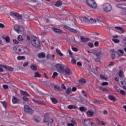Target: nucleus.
<instances>
[{
  "mask_svg": "<svg viewBox=\"0 0 126 126\" xmlns=\"http://www.w3.org/2000/svg\"><path fill=\"white\" fill-rule=\"evenodd\" d=\"M102 10L104 12H111L113 10L112 5L108 3H104L102 6Z\"/></svg>",
  "mask_w": 126,
  "mask_h": 126,
  "instance_id": "f257e3e1",
  "label": "nucleus"
},
{
  "mask_svg": "<svg viewBox=\"0 0 126 126\" xmlns=\"http://www.w3.org/2000/svg\"><path fill=\"white\" fill-rule=\"evenodd\" d=\"M86 2L87 5L91 8L96 9L97 7V3L94 0H87Z\"/></svg>",
  "mask_w": 126,
  "mask_h": 126,
  "instance_id": "f03ea898",
  "label": "nucleus"
},
{
  "mask_svg": "<svg viewBox=\"0 0 126 126\" xmlns=\"http://www.w3.org/2000/svg\"><path fill=\"white\" fill-rule=\"evenodd\" d=\"M24 111L25 113H27V114H29V115H33V114H34V110L33 109L28 105L24 106Z\"/></svg>",
  "mask_w": 126,
  "mask_h": 126,
  "instance_id": "7ed1b4c3",
  "label": "nucleus"
},
{
  "mask_svg": "<svg viewBox=\"0 0 126 126\" xmlns=\"http://www.w3.org/2000/svg\"><path fill=\"white\" fill-rule=\"evenodd\" d=\"M82 124L84 126H96V124L93 123L89 120H83Z\"/></svg>",
  "mask_w": 126,
  "mask_h": 126,
  "instance_id": "20e7f679",
  "label": "nucleus"
},
{
  "mask_svg": "<svg viewBox=\"0 0 126 126\" xmlns=\"http://www.w3.org/2000/svg\"><path fill=\"white\" fill-rule=\"evenodd\" d=\"M55 67L58 72H60V73L64 71V68H63V66L60 63L56 64Z\"/></svg>",
  "mask_w": 126,
  "mask_h": 126,
  "instance_id": "39448f33",
  "label": "nucleus"
},
{
  "mask_svg": "<svg viewBox=\"0 0 126 126\" xmlns=\"http://www.w3.org/2000/svg\"><path fill=\"white\" fill-rule=\"evenodd\" d=\"M9 15H10V16H12L13 17H16L19 20L22 19V16L19 15L18 13H16L15 12H10Z\"/></svg>",
  "mask_w": 126,
  "mask_h": 126,
  "instance_id": "423d86ee",
  "label": "nucleus"
},
{
  "mask_svg": "<svg viewBox=\"0 0 126 126\" xmlns=\"http://www.w3.org/2000/svg\"><path fill=\"white\" fill-rule=\"evenodd\" d=\"M31 43L32 46L35 47V48H38V47H40V41L37 39H33Z\"/></svg>",
  "mask_w": 126,
  "mask_h": 126,
  "instance_id": "0eeeda50",
  "label": "nucleus"
},
{
  "mask_svg": "<svg viewBox=\"0 0 126 126\" xmlns=\"http://www.w3.org/2000/svg\"><path fill=\"white\" fill-rule=\"evenodd\" d=\"M93 54H94V55H95L97 58H100V57H101V55H102V51L100 50H94L93 52Z\"/></svg>",
  "mask_w": 126,
  "mask_h": 126,
  "instance_id": "6e6552de",
  "label": "nucleus"
},
{
  "mask_svg": "<svg viewBox=\"0 0 126 126\" xmlns=\"http://www.w3.org/2000/svg\"><path fill=\"white\" fill-rule=\"evenodd\" d=\"M64 71L67 75H71L72 74V72L68 67L65 68V69H64Z\"/></svg>",
  "mask_w": 126,
  "mask_h": 126,
  "instance_id": "1a4fd4ad",
  "label": "nucleus"
},
{
  "mask_svg": "<svg viewBox=\"0 0 126 126\" xmlns=\"http://www.w3.org/2000/svg\"><path fill=\"white\" fill-rule=\"evenodd\" d=\"M31 100L35 104H37V105H40V104H42V101L38 100L37 99V97H35L34 98H32Z\"/></svg>",
  "mask_w": 126,
  "mask_h": 126,
  "instance_id": "9d476101",
  "label": "nucleus"
},
{
  "mask_svg": "<svg viewBox=\"0 0 126 126\" xmlns=\"http://www.w3.org/2000/svg\"><path fill=\"white\" fill-rule=\"evenodd\" d=\"M96 122L99 126H106V122L102 121H100V120H99V119H96Z\"/></svg>",
  "mask_w": 126,
  "mask_h": 126,
  "instance_id": "9b49d317",
  "label": "nucleus"
},
{
  "mask_svg": "<svg viewBox=\"0 0 126 126\" xmlns=\"http://www.w3.org/2000/svg\"><path fill=\"white\" fill-rule=\"evenodd\" d=\"M117 7L118 8H122V9H125L126 8V4H117L116 5Z\"/></svg>",
  "mask_w": 126,
  "mask_h": 126,
  "instance_id": "f8f14e48",
  "label": "nucleus"
},
{
  "mask_svg": "<svg viewBox=\"0 0 126 126\" xmlns=\"http://www.w3.org/2000/svg\"><path fill=\"white\" fill-rule=\"evenodd\" d=\"M37 57L39 59H44V58H46V54L43 52H41L37 55Z\"/></svg>",
  "mask_w": 126,
  "mask_h": 126,
  "instance_id": "ddd939ff",
  "label": "nucleus"
},
{
  "mask_svg": "<svg viewBox=\"0 0 126 126\" xmlns=\"http://www.w3.org/2000/svg\"><path fill=\"white\" fill-rule=\"evenodd\" d=\"M80 39L81 40V42H82V43H87V42L89 41V38L88 37L84 38L82 36H80Z\"/></svg>",
  "mask_w": 126,
  "mask_h": 126,
  "instance_id": "4468645a",
  "label": "nucleus"
},
{
  "mask_svg": "<svg viewBox=\"0 0 126 126\" xmlns=\"http://www.w3.org/2000/svg\"><path fill=\"white\" fill-rule=\"evenodd\" d=\"M53 30L56 33H58V34H62L63 33V31L62 30L58 29L57 28H53Z\"/></svg>",
  "mask_w": 126,
  "mask_h": 126,
  "instance_id": "2eb2a0df",
  "label": "nucleus"
},
{
  "mask_svg": "<svg viewBox=\"0 0 126 126\" xmlns=\"http://www.w3.org/2000/svg\"><path fill=\"white\" fill-rule=\"evenodd\" d=\"M4 68L7 70V71H13L14 70L13 67L9 66H5Z\"/></svg>",
  "mask_w": 126,
  "mask_h": 126,
  "instance_id": "dca6fc26",
  "label": "nucleus"
},
{
  "mask_svg": "<svg viewBox=\"0 0 126 126\" xmlns=\"http://www.w3.org/2000/svg\"><path fill=\"white\" fill-rule=\"evenodd\" d=\"M49 120H50V117H49V115L45 114L44 116V118L43 119L44 123H48V122H49Z\"/></svg>",
  "mask_w": 126,
  "mask_h": 126,
  "instance_id": "f3484780",
  "label": "nucleus"
},
{
  "mask_svg": "<svg viewBox=\"0 0 126 126\" xmlns=\"http://www.w3.org/2000/svg\"><path fill=\"white\" fill-rule=\"evenodd\" d=\"M33 119L36 123H40V122H41V118L38 116H34Z\"/></svg>",
  "mask_w": 126,
  "mask_h": 126,
  "instance_id": "a211bd4d",
  "label": "nucleus"
},
{
  "mask_svg": "<svg viewBox=\"0 0 126 126\" xmlns=\"http://www.w3.org/2000/svg\"><path fill=\"white\" fill-rule=\"evenodd\" d=\"M54 89L55 91L58 92V91H63V89H62V88L61 87L57 86V85H55L54 86Z\"/></svg>",
  "mask_w": 126,
  "mask_h": 126,
  "instance_id": "6ab92c4d",
  "label": "nucleus"
},
{
  "mask_svg": "<svg viewBox=\"0 0 126 126\" xmlns=\"http://www.w3.org/2000/svg\"><path fill=\"white\" fill-rule=\"evenodd\" d=\"M12 101L13 104H17V103H18V102H19V100H18L17 97H15V96H13V98Z\"/></svg>",
  "mask_w": 126,
  "mask_h": 126,
  "instance_id": "aec40b11",
  "label": "nucleus"
},
{
  "mask_svg": "<svg viewBox=\"0 0 126 126\" xmlns=\"http://www.w3.org/2000/svg\"><path fill=\"white\" fill-rule=\"evenodd\" d=\"M20 92H21V94L23 96H26L27 97H29V96H30L29 94H28V93H27V92L21 90Z\"/></svg>",
  "mask_w": 126,
  "mask_h": 126,
  "instance_id": "412c9836",
  "label": "nucleus"
},
{
  "mask_svg": "<svg viewBox=\"0 0 126 126\" xmlns=\"http://www.w3.org/2000/svg\"><path fill=\"white\" fill-rule=\"evenodd\" d=\"M87 114L88 115V116H89V117L91 118L93 117L94 115V112L93 111H88L87 112Z\"/></svg>",
  "mask_w": 126,
  "mask_h": 126,
  "instance_id": "4be33fe9",
  "label": "nucleus"
},
{
  "mask_svg": "<svg viewBox=\"0 0 126 126\" xmlns=\"http://www.w3.org/2000/svg\"><path fill=\"white\" fill-rule=\"evenodd\" d=\"M68 109H69V110H71L72 109H77V106H76V105H74L72 104L69 105L67 106Z\"/></svg>",
  "mask_w": 126,
  "mask_h": 126,
  "instance_id": "5701e85b",
  "label": "nucleus"
},
{
  "mask_svg": "<svg viewBox=\"0 0 126 126\" xmlns=\"http://www.w3.org/2000/svg\"><path fill=\"white\" fill-rule=\"evenodd\" d=\"M20 27V26L19 25L16 24L15 27H14V29L15 31L17 32V33H19V28Z\"/></svg>",
  "mask_w": 126,
  "mask_h": 126,
  "instance_id": "b1692460",
  "label": "nucleus"
},
{
  "mask_svg": "<svg viewBox=\"0 0 126 126\" xmlns=\"http://www.w3.org/2000/svg\"><path fill=\"white\" fill-rule=\"evenodd\" d=\"M108 99H109L110 101H113V102H116V98L112 95H108Z\"/></svg>",
  "mask_w": 126,
  "mask_h": 126,
  "instance_id": "393cba45",
  "label": "nucleus"
},
{
  "mask_svg": "<svg viewBox=\"0 0 126 126\" xmlns=\"http://www.w3.org/2000/svg\"><path fill=\"white\" fill-rule=\"evenodd\" d=\"M99 22L98 20H94L92 18H90V20H89V23H96V22Z\"/></svg>",
  "mask_w": 126,
  "mask_h": 126,
  "instance_id": "a878e982",
  "label": "nucleus"
},
{
  "mask_svg": "<svg viewBox=\"0 0 126 126\" xmlns=\"http://www.w3.org/2000/svg\"><path fill=\"white\" fill-rule=\"evenodd\" d=\"M17 40H18V41H19L20 42H23V41H24V39H23V38L22 37V36H21L20 35H19L18 36Z\"/></svg>",
  "mask_w": 126,
  "mask_h": 126,
  "instance_id": "bb28decb",
  "label": "nucleus"
},
{
  "mask_svg": "<svg viewBox=\"0 0 126 126\" xmlns=\"http://www.w3.org/2000/svg\"><path fill=\"white\" fill-rule=\"evenodd\" d=\"M62 1L58 0L57 1L56 3L55 4V6H57V7H59L62 5Z\"/></svg>",
  "mask_w": 126,
  "mask_h": 126,
  "instance_id": "cd10ccee",
  "label": "nucleus"
},
{
  "mask_svg": "<svg viewBox=\"0 0 126 126\" xmlns=\"http://www.w3.org/2000/svg\"><path fill=\"white\" fill-rule=\"evenodd\" d=\"M79 82L81 84H84L86 83V80H85V79L82 78L79 80Z\"/></svg>",
  "mask_w": 126,
  "mask_h": 126,
  "instance_id": "c85d7f7f",
  "label": "nucleus"
},
{
  "mask_svg": "<svg viewBox=\"0 0 126 126\" xmlns=\"http://www.w3.org/2000/svg\"><path fill=\"white\" fill-rule=\"evenodd\" d=\"M50 99L53 104H57L58 103V100L55 98L51 97Z\"/></svg>",
  "mask_w": 126,
  "mask_h": 126,
  "instance_id": "c756f323",
  "label": "nucleus"
},
{
  "mask_svg": "<svg viewBox=\"0 0 126 126\" xmlns=\"http://www.w3.org/2000/svg\"><path fill=\"white\" fill-rule=\"evenodd\" d=\"M118 75L119 77H121V78L124 77V72H123V71H119V72H118Z\"/></svg>",
  "mask_w": 126,
  "mask_h": 126,
  "instance_id": "7c9ffc66",
  "label": "nucleus"
},
{
  "mask_svg": "<svg viewBox=\"0 0 126 126\" xmlns=\"http://www.w3.org/2000/svg\"><path fill=\"white\" fill-rule=\"evenodd\" d=\"M31 68L32 70L36 71V70H37V66H36V65H32L31 66Z\"/></svg>",
  "mask_w": 126,
  "mask_h": 126,
  "instance_id": "2f4dec72",
  "label": "nucleus"
},
{
  "mask_svg": "<svg viewBox=\"0 0 126 126\" xmlns=\"http://www.w3.org/2000/svg\"><path fill=\"white\" fill-rule=\"evenodd\" d=\"M123 54H124V50L122 49H119L117 54L119 55V56H122Z\"/></svg>",
  "mask_w": 126,
  "mask_h": 126,
  "instance_id": "473e14b6",
  "label": "nucleus"
},
{
  "mask_svg": "<svg viewBox=\"0 0 126 126\" xmlns=\"http://www.w3.org/2000/svg\"><path fill=\"white\" fill-rule=\"evenodd\" d=\"M115 29H117V30H120L121 31V33H124V29L123 28L120 27H115Z\"/></svg>",
  "mask_w": 126,
  "mask_h": 126,
  "instance_id": "72a5a7b5",
  "label": "nucleus"
},
{
  "mask_svg": "<svg viewBox=\"0 0 126 126\" xmlns=\"http://www.w3.org/2000/svg\"><path fill=\"white\" fill-rule=\"evenodd\" d=\"M99 89H100V90H101L103 92H107V91H108V90L107 89L103 87L102 86H99Z\"/></svg>",
  "mask_w": 126,
  "mask_h": 126,
  "instance_id": "f704fd0d",
  "label": "nucleus"
},
{
  "mask_svg": "<svg viewBox=\"0 0 126 126\" xmlns=\"http://www.w3.org/2000/svg\"><path fill=\"white\" fill-rule=\"evenodd\" d=\"M2 39H4L7 43H9V36H6V37L4 38V37L2 36Z\"/></svg>",
  "mask_w": 126,
  "mask_h": 126,
  "instance_id": "c9c22d12",
  "label": "nucleus"
},
{
  "mask_svg": "<svg viewBox=\"0 0 126 126\" xmlns=\"http://www.w3.org/2000/svg\"><path fill=\"white\" fill-rule=\"evenodd\" d=\"M24 31V28L22 26H20V28L19 29V33L20 32H23Z\"/></svg>",
  "mask_w": 126,
  "mask_h": 126,
  "instance_id": "e433bc0d",
  "label": "nucleus"
},
{
  "mask_svg": "<svg viewBox=\"0 0 126 126\" xmlns=\"http://www.w3.org/2000/svg\"><path fill=\"white\" fill-rule=\"evenodd\" d=\"M56 52L58 54V55H59V56H61V57L63 56V53H62V52H61V50H60V49H57L56 50Z\"/></svg>",
  "mask_w": 126,
  "mask_h": 126,
  "instance_id": "4c0bfd02",
  "label": "nucleus"
},
{
  "mask_svg": "<svg viewBox=\"0 0 126 126\" xmlns=\"http://www.w3.org/2000/svg\"><path fill=\"white\" fill-rule=\"evenodd\" d=\"M80 111L81 112H86V109L84 108L83 106H81L80 107Z\"/></svg>",
  "mask_w": 126,
  "mask_h": 126,
  "instance_id": "58836bf2",
  "label": "nucleus"
},
{
  "mask_svg": "<svg viewBox=\"0 0 126 126\" xmlns=\"http://www.w3.org/2000/svg\"><path fill=\"white\" fill-rule=\"evenodd\" d=\"M23 51L24 53L25 54H28L29 53V50L27 49V48H23Z\"/></svg>",
  "mask_w": 126,
  "mask_h": 126,
  "instance_id": "ea45409f",
  "label": "nucleus"
},
{
  "mask_svg": "<svg viewBox=\"0 0 126 126\" xmlns=\"http://www.w3.org/2000/svg\"><path fill=\"white\" fill-rule=\"evenodd\" d=\"M34 77H41V74L38 72H36L34 73Z\"/></svg>",
  "mask_w": 126,
  "mask_h": 126,
  "instance_id": "a19ab883",
  "label": "nucleus"
},
{
  "mask_svg": "<svg viewBox=\"0 0 126 126\" xmlns=\"http://www.w3.org/2000/svg\"><path fill=\"white\" fill-rule=\"evenodd\" d=\"M71 92V88H68L66 90V94H69Z\"/></svg>",
  "mask_w": 126,
  "mask_h": 126,
  "instance_id": "79ce46f5",
  "label": "nucleus"
},
{
  "mask_svg": "<svg viewBox=\"0 0 126 126\" xmlns=\"http://www.w3.org/2000/svg\"><path fill=\"white\" fill-rule=\"evenodd\" d=\"M121 14V15H126V7L125 8V9L122 11Z\"/></svg>",
  "mask_w": 126,
  "mask_h": 126,
  "instance_id": "37998d69",
  "label": "nucleus"
},
{
  "mask_svg": "<svg viewBox=\"0 0 126 126\" xmlns=\"http://www.w3.org/2000/svg\"><path fill=\"white\" fill-rule=\"evenodd\" d=\"M18 61H21V60H25V57L23 56H18L17 57Z\"/></svg>",
  "mask_w": 126,
  "mask_h": 126,
  "instance_id": "c03bdc74",
  "label": "nucleus"
},
{
  "mask_svg": "<svg viewBox=\"0 0 126 126\" xmlns=\"http://www.w3.org/2000/svg\"><path fill=\"white\" fill-rule=\"evenodd\" d=\"M69 31L72 33H77V31L74 29L70 28Z\"/></svg>",
  "mask_w": 126,
  "mask_h": 126,
  "instance_id": "a18cd8bd",
  "label": "nucleus"
},
{
  "mask_svg": "<svg viewBox=\"0 0 126 126\" xmlns=\"http://www.w3.org/2000/svg\"><path fill=\"white\" fill-rule=\"evenodd\" d=\"M83 21H85V22H87V23H89V19L87 17H84L83 18Z\"/></svg>",
  "mask_w": 126,
  "mask_h": 126,
  "instance_id": "49530a36",
  "label": "nucleus"
},
{
  "mask_svg": "<svg viewBox=\"0 0 126 126\" xmlns=\"http://www.w3.org/2000/svg\"><path fill=\"white\" fill-rule=\"evenodd\" d=\"M100 77L102 78V79H105V80H107L108 79V78L105 76V75L101 74L100 75Z\"/></svg>",
  "mask_w": 126,
  "mask_h": 126,
  "instance_id": "de8ad7c7",
  "label": "nucleus"
},
{
  "mask_svg": "<svg viewBox=\"0 0 126 126\" xmlns=\"http://www.w3.org/2000/svg\"><path fill=\"white\" fill-rule=\"evenodd\" d=\"M71 123L73 126H77V123L74 120H71Z\"/></svg>",
  "mask_w": 126,
  "mask_h": 126,
  "instance_id": "09e8293b",
  "label": "nucleus"
},
{
  "mask_svg": "<svg viewBox=\"0 0 126 126\" xmlns=\"http://www.w3.org/2000/svg\"><path fill=\"white\" fill-rule=\"evenodd\" d=\"M71 63H72V64H76V60H75V59L73 58H72Z\"/></svg>",
  "mask_w": 126,
  "mask_h": 126,
  "instance_id": "8fccbe9b",
  "label": "nucleus"
},
{
  "mask_svg": "<svg viewBox=\"0 0 126 126\" xmlns=\"http://www.w3.org/2000/svg\"><path fill=\"white\" fill-rule=\"evenodd\" d=\"M13 50L16 52L18 53V47L17 46H14L13 47Z\"/></svg>",
  "mask_w": 126,
  "mask_h": 126,
  "instance_id": "3c124183",
  "label": "nucleus"
},
{
  "mask_svg": "<svg viewBox=\"0 0 126 126\" xmlns=\"http://www.w3.org/2000/svg\"><path fill=\"white\" fill-rule=\"evenodd\" d=\"M23 101H25V102H27L28 101H29V98L26 96H23Z\"/></svg>",
  "mask_w": 126,
  "mask_h": 126,
  "instance_id": "603ef678",
  "label": "nucleus"
},
{
  "mask_svg": "<svg viewBox=\"0 0 126 126\" xmlns=\"http://www.w3.org/2000/svg\"><path fill=\"white\" fill-rule=\"evenodd\" d=\"M13 42L14 44H15L16 45H18L19 44V41H17L16 39H13Z\"/></svg>",
  "mask_w": 126,
  "mask_h": 126,
  "instance_id": "864d4df0",
  "label": "nucleus"
},
{
  "mask_svg": "<svg viewBox=\"0 0 126 126\" xmlns=\"http://www.w3.org/2000/svg\"><path fill=\"white\" fill-rule=\"evenodd\" d=\"M112 41L114 42V43H120V40L115 38L112 39Z\"/></svg>",
  "mask_w": 126,
  "mask_h": 126,
  "instance_id": "5fc2aeb1",
  "label": "nucleus"
},
{
  "mask_svg": "<svg viewBox=\"0 0 126 126\" xmlns=\"http://www.w3.org/2000/svg\"><path fill=\"white\" fill-rule=\"evenodd\" d=\"M56 76H58V73H57V72H54L53 74L52 78H55Z\"/></svg>",
  "mask_w": 126,
  "mask_h": 126,
  "instance_id": "6e6d98bb",
  "label": "nucleus"
},
{
  "mask_svg": "<svg viewBox=\"0 0 126 126\" xmlns=\"http://www.w3.org/2000/svg\"><path fill=\"white\" fill-rule=\"evenodd\" d=\"M68 52H69V54L70 58H73L74 57L72 55V53H71V52L69 50H68Z\"/></svg>",
  "mask_w": 126,
  "mask_h": 126,
  "instance_id": "4d7b16f0",
  "label": "nucleus"
},
{
  "mask_svg": "<svg viewBox=\"0 0 126 126\" xmlns=\"http://www.w3.org/2000/svg\"><path fill=\"white\" fill-rule=\"evenodd\" d=\"M28 64H29V63L28 62H25L23 64L24 67H25L26 66H28Z\"/></svg>",
  "mask_w": 126,
  "mask_h": 126,
  "instance_id": "13d9d810",
  "label": "nucleus"
},
{
  "mask_svg": "<svg viewBox=\"0 0 126 126\" xmlns=\"http://www.w3.org/2000/svg\"><path fill=\"white\" fill-rule=\"evenodd\" d=\"M102 85L103 86H105V85H109V83H108V82H103L102 83Z\"/></svg>",
  "mask_w": 126,
  "mask_h": 126,
  "instance_id": "bf43d9fd",
  "label": "nucleus"
},
{
  "mask_svg": "<svg viewBox=\"0 0 126 126\" xmlns=\"http://www.w3.org/2000/svg\"><path fill=\"white\" fill-rule=\"evenodd\" d=\"M2 87L3 89H7L8 88V85L5 84L2 86Z\"/></svg>",
  "mask_w": 126,
  "mask_h": 126,
  "instance_id": "052dcab7",
  "label": "nucleus"
},
{
  "mask_svg": "<svg viewBox=\"0 0 126 126\" xmlns=\"http://www.w3.org/2000/svg\"><path fill=\"white\" fill-rule=\"evenodd\" d=\"M120 93H121V94H122V95H124V96H125V95H126V92H125V91H124V90H121Z\"/></svg>",
  "mask_w": 126,
  "mask_h": 126,
  "instance_id": "680f3d73",
  "label": "nucleus"
},
{
  "mask_svg": "<svg viewBox=\"0 0 126 126\" xmlns=\"http://www.w3.org/2000/svg\"><path fill=\"white\" fill-rule=\"evenodd\" d=\"M0 103L2 104L3 107H4L5 108V107H6V102H5V101H0Z\"/></svg>",
  "mask_w": 126,
  "mask_h": 126,
  "instance_id": "e2e57ef3",
  "label": "nucleus"
},
{
  "mask_svg": "<svg viewBox=\"0 0 126 126\" xmlns=\"http://www.w3.org/2000/svg\"><path fill=\"white\" fill-rule=\"evenodd\" d=\"M84 61L85 63H90V61H89V60L86 58L84 59Z\"/></svg>",
  "mask_w": 126,
  "mask_h": 126,
  "instance_id": "0e129e2a",
  "label": "nucleus"
},
{
  "mask_svg": "<svg viewBox=\"0 0 126 126\" xmlns=\"http://www.w3.org/2000/svg\"><path fill=\"white\" fill-rule=\"evenodd\" d=\"M88 45L90 47V48H93L94 47V44L92 43H89Z\"/></svg>",
  "mask_w": 126,
  "mask_h": 126,
  "instance_id": "69168bd1",
  "label": "nucleus"
},
{
  "mask_svg": "<svg viewBox=\"0 0 126 126\" xmlns=\"http://www.w3.org/2000/svg\"><path fill=\"white\" fill-rule=\"evenodd\" d=\"M64 28H65V29H66V30H70V28L66 25L64 26Z\"/></svg>",
  "mask_w": 126,
  "mask_h": 126,
  "instance_id": "338daca9",
  "label": "nucleus"
},
{
  "mask_svg": "<svg viewBox=\"0 0 126 126\" xmlns=\"http://www.w3.org/2000/svg\"><path fill=\"white\" fill-rule=\"evenodd\" d=\"M94 45L95 47H98L99 46V42L98 41H95Z\"/></svg>",
  "mask_w": 126,
  "mask_h": 126,
  "instance_id": "774afa93",
  "label": "nucleus"
}]
</instances>
